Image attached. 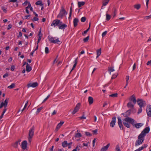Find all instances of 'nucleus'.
Wrapping results in <instances>:
<instances>
[{"label": "nucleus", "instance_id": "obj_61", "mask_svg": "<svg viewBox=\"0 0 151 151\" xmlns=\"http://www.w3.org/2000/svg\"><path fill=\"white\" fill-rule=\"evenodd\" d=\"M22 33L20 31L19 32V35L17 36V37L19 38L20 37H22Z\"/></svg>", "mask_w": 151, "mask_h": 151}, {"label": "nucleus", "instance_id": "obj_36", "mask_svg": "<svg viewBox=\"0 0 151 151\" xmlns=\"http://www.w3.org/2000/svg\"><path fill=\"white\" fill-rule=\"evenodd\" d=\"M89 39V36H87L86 37L84 38L83 39V41L84 42H88Z\"/></svg>", "mask_w": 151, "mask_h": 151}, {"label": "nucleus", "instance_id": "obj_58", "mask_svg": "<svg viewBox=\"0 0 151 151\" xmlns=\"http://www.w3.org/2000/svg\"><path fill=\"white\" fill-rule=\"evenodd\" d=\"M76 64H74V65H73V68H72V70H71L70 73L75 68V67H76Z\"/></svg>", "mask_w": 151, "mask_h": 151}, {"label": "nucleus", "instance_id": "obj_52", "mask_svg": "<svg viewBox=\"0 0 151 151\" xmlns=\"http://www.w3.org/2000/svg\"><path fill=\"white\" fill-rule=\"evenodd\" d=\"M28 103V101H27V103L25 104L23 109L22 110V111H23L25 109L27 106Z\"/></svg>", "mask_w": 151, "mask_h": 151}, {"label": "nucleus", "instance_id": "obj_10", "mask_svg": "<svg viewBox=\"0 0 151 151\" xmlns=\"http://www.w3.org/2000/svg\"><path fill=\"white\" fill-rule=\"evenodd\" d=\"M146 111L147 115L149 117H151V105L147 106L146 109Z\"/></svg>", "mask_w": 151, "mask_h": 151}, {"label": "nucleus", "instance_id": "obj_56", "mask_svg": "<svg viewBox=\"0 0 151 151\" xmlns=\"http://www.w3.org/2000/svg\"><path fill=\"white\" fill-rule=\"evenodd\" d=\"M15 69V67L14 65H12L11 67V70L12 71H14Z\"/></svg>", "mask_w": 151, "mask_h": 151}, {"label": "nucleus", "instance_id": "obj_2", "mask_svg": "<svg viewBox=\"0 0 151 151\" xmlns=\"http://www.w3.org/2000/svg\"><path fill=\"white\" fill-rule=\"evenodd\" d=\"M134 120L129 117H127L123 120V123L124 125L128 128L131 127V124L132 125L134 124Z\"/></svg>", "mask_w": 151, "mask_h": 151}, {"label": "nucleus", "instance_id": "obj_16", "mask_svg": "<svg viewBox=\"0 0 151 151\" xmlns=\"http://www.w3.org/2000/svg\"><path fill=\"white\" fill-rule=\"evenodd\" d=\"M143 125V124L142 123H137L135 124V122H134V124L133 125L137 129H138L141 127Z\"/></svg>", "mask_w": 151, "mask_h": 151}, {"label": "nucleus", "instance_id": "obj_19", "mask_svg": "<svg viewBox=\"0 0 151 151\" xmlns=\"http://www.w3.org/2000/svg\"><path fill=\"white\" fill-rule=\"evenodd\" d=\"M130 99L131 101L133 102L134 104H135L137 101L136 100V98L134 95H132L131 96L130 98Z\"/></svg>", "mask_w": 151, "mask_h": 151}, {"label": "nucleus", "instance_id": "obj_26", "mask_svg": "<svg viewBox=\"0 0 151 151\" xmlns=\"http://www.w3.org/2000/svg\"><path fill=\"white\" fill-rule=\"evenodd\" d=\"M85 4V2L83 1L78 2V7H80L81 6L84 5Z\"/></svg>", "mask_w": 151, "mask_h": 151}, {"label": "nucleus", "instance_id": "obj_30", "mask_svg": "<svg viewBox=\"0 0 151 151\" xmlns=\"http://www.w3.org/2000/svg\"><path fill=\"white\" fill-rule=\"evenodd\" d=\"M35 4L37 5L43 6V4L42 3L41 1H38L35 3Z\"/></svg>", "mask_w": 151, "mask_h": 151}, {"label": "nucleus", "instance_id": "obj_40", "mask_svg": "<svg viewBox=\"0 0 151 151\" xmlns=\"http://www.w3.org/2000/svg\"><path fill=\"white\" fill-rule=\"evenodd\" d=\"M86 20V18L85 17H82L81 19V21L82 22H84Z\"/></svg>", "mask_w": 151, "mask_h": 151}, {"label": "nucleus", "instance_id": "obj_48", "mask_svg": "<svg viewBox=\"0 0 151 151\" xmlns=\"http://www.w3.org/2000/svg\"><path fill=\"white\" fill-rule=\"evenodd\" d=\"M85 134L87 136H91L92 135V134L90 132H86Z\"/></svg>", "mask_w": 151, "mask_h": 151}, {"label": "nucleus", "instance_id": "obj_12", "mask_svg": "<svg viewBox=\"0 0 151 151\" xmlns=\"http://www.w3.org/2000/svg\"><path fill=\"white\" fill-rule=\"evenodd\" d=\"M21 140L20 139H18L17 141H16L14 143H12V146L15 148H17L18 147V145L20 144V142Z\"/></svg>", "mask_w": 151, "mask_h": 151}, {"label": "nucleus", "instance_id": "obj_35", "mask_svg": "<svg viewBox=\"0 0 151 151\" xmlns=\"http://www.w3.org/2000/svg\"><path fill=\"white\" fill-rule=\"evenodd\" d=\"M118 94L116 93L112 94L109 95L110 97H116L117 96Z\"/></svg>", "mask_w": 151, "mask_h": 151}, {"label": "nucleus", "instance_id": "obj_5", "mask_svg": "<svg viewBox=\"0 0 151 151\" xmlns=\"http://www.w3.org/2000/svg\"><path fill=\"white\" fill-rule=\"evenodd\" d=\"M49 40L50 41V42L53 43L54 44L58 43L60 42V41L58 40V38L57 39H55V37H52L48 36V37Z\"/></svg>", "mask_w": 151, "mask_h": 151}, {"label": "nucleus", "instance_id": "obj_60", "mask_svg": "<svg viewBox=\"0 0 151 151\" xmlns=\"http://www.w3.org/2000/svg\"><path fill=\"white\" fill-rule=\"evenodd\" d=\"M136 67V64L135 63H134L133 65L132 68V70H135Z\"/></svg>", "mask_w": 151, "mask_h": 151}, {"label": "nucleus", "instance_id": "obj_24", "mask_svg": "<svg viewBox=\"0 0 151 151\" xmlns=\"http://www.w3.org/2000/svg\"><path fill=\"white\" fill-rule=\"evenodd\" d=\"M110 0H103V6H106L109 3Z\"/></svg>", "mask_w": 151, "mask_h": 151}, {"label": "nucleus", "instance_id": "obj_14", "mask_svg": "<svg viewBox=\"0 0 151 151\" xmlns=\"http://www.w3.org/2000/svg\"><path fill=\"white\" fill-rule=\"evenodd\" d=\"M67 27V25L66 24H63L62 22H61V23L60 24L58 27L59 29H64Z\"/></svg>", "mask_w": 151, "mask_h": 151}, {"label": "nucleus", "instance_id": "obj_38", "mask_svg": "<svg viewBox=\"0 0 151 151\" xmlns=\"http://www.w3.org/2000/svg\"><path fill=\"white\" fill-rule=\"evenodd\" d=\"M111 18V16L108 14H106V20L107 21L109 20Z\"/></svg>", "mask_w": 151, "mask_h": 151}, {"label": "nucleus", "instance_id": "obj_1", "mask_svg": "<svg viewBox=\"0 0 151 151\" xmlns=\"http://www.w3.org/2000/svg\"><path fill=\"white\" fill-rule=\"evenodd\" d=\"M149 127L145 128L139 135L138 137V139L136 140L135 143V146H137L141 144L144 140L146 134L149 133L150 131Z\"/></svg>", "mask_w": 151, "mask_h": 151}, {"label": "nucleus", "instance_id": "obj_9", "mask_svg": "<svg viewBox=\"0 0 151 151\" xmlns=\"http://www.w3.org/2000/svg\"><path fill=\"white\" fill-rule=\"evenodd\" d=\"M81 106V103H78L75 107L73 111L72 112L73 114H75L76 112L78 111Z\"/></svg>", "mask_w": 151, "mask_h": 151}, {"label": "nucleus", "instance_id": "obj_55", "mask_svg": "<svg viewBox=\"0 0 151 151\" xmlns=\"http://www.w3.org/2000/svg\"><path fill=\"white\" fill-rule=\"evenodd\" d=\"M28 3L29 2H28V1L27 0H26L23 4V5L24 6H26L27 5Z\"/></svg>", "mask_w": 151, "mask_h": 151}, {"label": "nucleus", "instance_id": "obj_13", "mask_svg": "<svg viewBox=\"0 0 151 151\" xmlns=\"http://www.w3.org/2000/svg\"><path fill=\"white\" fill-rule=\"evenodd\" d=\"M27 142L26 140L23 141L22 143L21 146L22 149L24 150H25L27 147Z\"/></svg>", "mask_w": 151, "mask_h": 151}, {"label": "nucleus", "instance_id": "obj_23", "mask_svg": "<svg viewBox=\"0 0 151 151\" xmlns=\"http://www.w3.org/2000/svg\"><path fill=\"white\" fill-rule=\"evenodd\" d=\"M62 145L63 147H65L68 146V142L67 141H64L62 143Z\"/></svg>", "mask_w": 151, "mask_h": 151}, {"label": "nucleus", "instance_id": "obj_41", "mask_svg": "<svg viewBox=\"0 0 151 151\" xmlns=\"http://www.w3.org/2000/svg\"><path fill=\"white\" fill-rule=\"evenodd\" d=\"M115 150L116 151H121L119 146L118 145L116 146Z\"/></svg>", "mask_w": 151, "mask_h": 151}, {"label": "nucleus", "instance_id": "obj_47", "mask_svg": "<svg viewBox=\"0 0 151 151\" xmlns=\"http://www.w3.org/2000/svg\"><path fill=\"white\" fill-rule=\"evenodd\" d=\"M121 130H122L123 129L124 127L122 124H118Z\"/></svg>", "mask_w": 151, "mask_h": 151}, {"label": "nucleus", "instance_id": "obj_32", "mask_svg": "<svg viewBox=\"0 0 151 151\" xmlns=\"http://www.w3.org/2000/svg\"><path fill=\"white\" fill-rule=\"evenodd\" d=\"M82 136L81 134L78 133L75 134V137L76 138H79Z\"/></svg>", "mask_w": 151, "mask_h": 151}, {"label": "nucleus", "instance_id": "obj_46", "mask_svg": "<svg viewBox=\"0 0 151 151\" xmlns=\"http://www.w3.org/2000/svg\"><path fill=\"white\" fill-rule=\"evenodd\" d=\"M90 29V27H88L86 30L84 31V32L82 33V35H84V34H86Z\"/></svg>", "mask_w": 151, "mask_h": 151}, {"label": "nucleus", "instance_id": "obj_27", "mask_svg": "<svg viewBox=\"0 0 151 151\" xmlns=\"http://www.w3.org/2000/svg\"><path fill=\"white\" fill-rule=\"evenodd\" d=\"M113 11L114 14L113 17H114L116 15L117 10L115 7H114L113 9Z\"/></svg>", "mask_w": 151, "mask_h": 151}, {"label": "nucleus", "instance_id": "obj_62", "mask_svg": "<svg viewBox=\"0 0 151 151\" xmlns=\"http://www.w3.org/2000/svg\"><path fill=\"white\" fill-rule=\"evenodd\" d=\"M97 131H98V130L97 129H96L95 130H94L93 131V132L94 134H97Z\"/></svg>", "mask_w": 151, "mask_h": 151}, {"label": "nucleus", "instance_id": "obj_64", "mask_svg": "<svg viewBox=\"0 0 151 151\" xmlns=\"http://www.w3.org/2000/svg\"><path fill=\"white\" fill-rule=\"evenodd\" d=\"M151 64V60L148 61L147 63V65H150Z\"/></svg>", "mask_w": 151, "mask_h": 151}, {"label": "nucleus", "instance_id": "obj_17", "mask_svg": "<svg viewBox=\"0 0 151 151\" xmlns=\"http://www.w3.org/2000/svg\"><path fill=\"white\" fill-rule=\"evenodd\" d=\"M131 113V110H129L127 111L125 113H123L122 114L125 117H129L128 116H129Z\"/></svg>", "mask_w": 151, "mask_h": 151}, {"label": "nucleus", "instance_id": "obj_37", "mask_svg": "<svg viewBox=\"0 0 151 151\" xmlns=\"http://www.w3.org/2000/svg\"><path fill=\"white\" fill-rule=\"evenodd\" d=\"M1 9L2 10H3V12L5 13H6L7 12V10L6 8L4 6H2L1 7Z\"/></svg>", "mask_w": 151, "mask_h": 151}, {"label": "nucleus", "instance_id": "obj_18", "mask_svg": "<svg viewBox=\"0 0 151 151\" xmlns=\"http://www.w3.org/2000/svg\"><path fill=\"white\" fill-rule=\"evenodd\" d=\"M79 22V20L77 18H75L73 20V24L74 26L75 27H76L77 25H78V23Z\"/></svg>", "mask_w": 151, "mask_h": 151}, {"label": "nucleus", "instance_id": "obj_59", "mask_svg": "<svg viewBox=\"0 0 151 151\" xmlns=\"http://www.w3.org/2000/svg\"><path fill=\"white\" fill-rule=\"evenodd\" d=\"M12 25L11 24H9L8 25V27H7V29L9 30L12 27Z\"/></svg>", "mask_w": 151, "mask_h": 151}, {"label": "nucleus", "instance_id": "obj_15", "mask_svg": "<svg viewBox=\"0 0 151 151\" xmlns=\"http://www.w3.org/2000/svg\"><path fill=\"white\" fill-rule=\"evenodd\" d=\"M38 85L37 83V82H34L33 83H29L27 84V86L28 88L32 87L33 88L37 87Z\"/></svg>", "mask_w": 151, "mask_h": 151}, {"label": "nucleus", "instance_id": "obj_33", "mask_svg": "<svg viewBox=\"0 0 151 151\" xmlns=\"http://www.w3.org/2000/svg\"><path fill=\"white\" fill-rule=\"evenodd\" d=\"M15 84L14 83H12L11 85L8 86V88L9 89H12L14 87Z\"/></svg>", "mask_w": 151, "mask_h": 151}, {"label": "nucleus", "instance_id": "obj_50", "mask_svg": "<svg viewBox=\"0 0 151 151\" xmlns=\"http://www.w3.org/2000/svg\"><path fill=\"white\" fill-rule=\"evenodd\" d=\"M107 31H105L104 32H103L102 34V37H104V36H105L107 34Z\"/></svg>", "mask_w": 151, "mask_h": 151}, {"label": "nucleus", "instance_id": "obj_49", "mask_svg": "<svg viewBox=\"0 0 151 151\" xmlns=\"http://www.w3.org/2000/svg\"><path fill=\"white\" fill-rule=\"evenodd\" d=\"M43 107H42L39 108H38L37 109V112L39 113L41 110L42 109Z\"/></svg>", "mask_w": 151, "mask_h": 151}, {"label": "nucleus", "instance_id": "obj_44", "mask_svg": "<svg viewBox=\"0 0 151 151\" xmlns=\"http://www.w3.org/2000/svg\"><path fill=\"white\" fill-rule=\"evenodd\" d=\"M142 107H140L139 109L137 112L138 114H139L140 113H141L142 112Z\"/></svg>", "mask_w": 151, "mask_h": 151}, {"label": "nucleus", "instance_id": "obj_51", "mask_svg": "<svg viewBox=\"0 0 151 151\" xmlns=\"http://www.w3.org/2000/svg\"><path fill=\"white\" fill-rule=\"evenodd\" d=\"M72 144V142H71L69 143H68V148L70 149L71 148V145Z\"/></svg>", "mask_w": 151, "mask_h": 151}, {"label": "nucleus", "instance_id": "obj_11", "mask_svg": "<svg viewBox=\"0 0 151 151\" xmlns=\"http://www.w3.org/2000/svg\"><path fill=\"white\" fill-rule=\"evenodd\" d=\"M116 117L114 116L111 119V121L110 123V127H114L116 123Z\"/></svg>", "mask_w": 151, "mask_h": 151}, {"label": "nucleus", "instance_id": "obj_45", "mask_svg": "<svg viewBox=\"0 0 151 151\" xmlns=\"http://www.w3.org/2000/svg\"><path fill=\"white\" fill-rule=\"evenodd\" d=\"M118 124H122V120L121 119L120 117H118Z\"/></svg>", "mask_w": 151, "mask_h": 151}, {"label": "nucleus", "instance_id": "obj_63", "mask_svg": "<svg viewBox=\"0 0 151 151\" xmlns=\"http://www.w3.org/2000/svg\"><path fill=\"white\" fill-rule=\"evenodd\" d=\"M8 76V74L7 73H6L3 76V77L4 78H5L6 77Z\"/></svg>", "mask_w": 151, "mask_h": 151}, {"label": "nucleus", "instance_id": "obj_34", "mask_svg": "<svg viewBox=\"0 0 151 151\" xmlns=\"http://www.w3.org/2000/svg\"><path fill=\"white\" fill-rule=\"evenodd\" d=\"M41 29L40 28L39 30V34L38 35L39 37L40 38H41V37L42 36V34L41 33Z\"/></svg>", "mask_w": 151, "mask_h": 151}, {"label": "nucleus", "instance_id": "obj_20", "mask_svg": "<svg viewBox=\"0 0 151 151\" xmlns=\"http://www.w3.org/2000/svg\"><path fill=\"white\" fill-rule=\"evenodd\" d=\"M26 70L28 72H30L32 70L31 67L28 64V63H27V65L26 66Z\"/></svg>", "mask_w": 151, "mask_h": 151}, {"label": "nucleus", "instance_id": "obj_57", "mask_svg": "<svg viewBox=\"0 0 151 151\" xmlns=\"http://www.w3.org/2000/svg\"><path fill=\"white\" fill-rule=\"evenodd\" d=\"M117 76V75H115V74H114L112 75V77H111V79H114Z\"/></svg>", "mask_w": 151, "mask_h": 151}, {"label": "nucleus", "instance_id": "obj_7", "mask_svg": "<svg viewBox=\"0 0 151 151\" xmlns=\"http://www.w3.org/2000/svg\"><path fill=\"white\" fill-rule=\"evenodd\" d=\"M137 102L139 107H143L144 106V105H145L146 104L145 102L142 99H137Z\"/></svg>", "mask_w": 151, "mask_h": 151}, {"label": "nucleus", "instance_id": "obj_29", "mask_svg": "<svg viewBox=\"0 0 151 151\" xmlns=\"http://www.w3.org/2000/svg\"><path fill=\"white\" fill-rule=\"evenodd\" d=\"M64 122L63 121H61L57 125L56 127L57 128H58L59 129L61 126L64 123Z\"/></svg>", "mask_w": 151, "mask_h": 151}, {"label": "nucleus", "instance_id": "obj_21", "mask_svg": "<svg viewBox=\"0 0 151 151\" xmlns=\"http://www.w3.org/2000/svg\"><path fill=\"white\" fill-rule=\"evenodd\" d=\"M88 101L89 104L91 105L93 103V98L92 97L89 96L88 98Z\"/></svg>", "mask_w": 151, "mask_h": 151}, {"label": "nucleus", "instance_id": "obj_31", "mask_svg": "<svg viewBox=\"0 0 151 151\" xmlns=\"http://www.w3.org/2000/svg\"><path fill=\"white\" fill-rule=\"evenodd\" d=\"M141 6V5L139 4H137L134 5V8L137 10L139 9Z\"/></svg>", "mask_w": 151, "mask_h": 151}, {"label": "nucleus", "instance_id": "obj_22", "mask_svg": "<svg viewBox=\"0 0 151 151\" xmlns=\"http://www.w3.org/2000/svg\"><path fill=\"white\" fill-rule=\"evenodd\" d=\"M115 70L113 66L109 67L108 68V71L110 74L111 72Z\"/></svg>", "mask_w": 151, "mask_h": 151}, {"label": "nucleus", "instance_id": "obj_53", "mask_svg": "<svg viewBox=\"0 0 151 151\" xmlns=\"http://www.w3.org/2000/svg\"><path fill=\"white\" fill-rule=\"evenodd\" d=\"M150 18H151V15L149 16L145 17H144V19L147 20Z\"/></svg>", "mask_w": 151, "mask_h": 151}, {"label": "nucleus", "instance_id": "obj_28", "mask_svg": "<svg viewBox=\"0 0 151 151\" xmlns=\"http://www.w3.org/2000/svg\"><path fill=\"white\" fill-rule=\"evenodd\" d=\"M97 56L96 58H97L101 55V49H100L99 50H97Z\"/></svg>", "mask_w": 151, "mask_h": 151}, {"label": "nucleus", "instance_id": "obj_54", "mask_svg": "<svg viewBox=\"0 0 151 151\" xmlns=\"http://www.w3.org/2000/svg\"><path fill=\"white\" fill-rule=\"evenodd\" d=\"M38 18L36 17H34L32 19V20L33 21H37L38 20Z\"/></svg>", "mask_w": 151, "mask_h": 151}, {"label": "nucleus", "instance_id": "obj_25", "mask_svg": "<svg viewBox=\"0 0 151 151\" xmlns=\"http://www.w3.org/2000/svg\"><path fill=\"white\" fill-rule=\"evenodd\" d=\"M127 106L129 108H133L134 107V105L131 102H129L127 104Z\"/></svg>", "mask_w": 151, "mask_h": 151}, {"label": "nucleus", "instance_id": "obj_43", "mask_svg": "<svg viewBox=\"0 0 151 151\" xmlns=\"http://www.w3.org/2000/svg\"><path fill=\"white\" fill-rule=\"evenodd\" d=\"M45 53L47 54H48L49 53V49L47 47H45Z\"/></svg>", "mask_w": 151, "mask_h": 151}, {"label": "nucleus", "instance_id": "obj_8", "mask_svg": "<svg viewBox=\"0 0 151 151\" xmlns=\"http://www.w3.org/2000/svg\"><path fill=\"white\" fill-rule=\"evenodd\" d=\"M9 101V99L6 98L4 101V102H2L0 104V109L4 106V108H6Z\"/></svg>", "mask_w": 151, "mask_h": 151}, {"label": "nucleus", "instance_id": "obj_6", "mask_svg": "<svg viewBox=\"0 0 151 151\" xmlns=\"http://www.w3.org/2000/svg\"><path fill=\"white\" fill-rule=\"evenodd\" d=\"M61 23V21L59 19H56L54 20L51 24V26H54L55 27L56 26L59 27L60 24Z\"/></svg>", "mask_w": 151, "mask_h": 151}, {"label": "nucleus", "instance_id": "obj_42", "mask_svg": "<svg viewBox=\"0 0 151 151\" xmlns=\"http://www.w3.org/2000/svg\"><path fill=\"white\" fill-rule=\"evenodd\" d=\"M108 148L105 146L103 147L101 149V151H105L107 150Z\"/></svg>", "mask_w": 151, "mask_h": 151}, {"label": "nucleus", "instance_id": "obj_39", "mask_svg": "<svg viewBox=\"0 0 151 151\" xmlns=\"http://www.w3.org/2000/svg\"><path fill=\"white\" fill-rule=\"evenodd\" d=\"M129 79V76H126V86H127L128 84V80Z\"/></svg>", "mask_w": 151, "mask_h": 151}, {"label": "nucleus", "instance_id": "obj_4", "mask_svg": "<svg viewBox=\"0 0 151 151\" xmlns=\"http://www.w3.org/2000/svg\"><path fill=\"white\" fill-rule=\"evenodd\" d=\"M65 14H67V12L65 10L64 7L62 6L60 9V12L57 16L58 18H62L65 15Z\"/></svg>", "mask_w": 151, "mask_h": 151}, {"label": "nucleus", "instance_id": "obj_3", "mask_svg": "<svg viewBox=\"0 0 151 151\" xmlns=\"http://www.w3.org/2000/svg\"><path fill=\"white\" fill-rule=\"evenodd\" d=\"M35 131V127L34 126H32V128L30 129L29 131L28 140V141L30 143L32 138L33 137Z\"/></svg>", "mask_w": 151, "mask_h": 151}]
</instances>
